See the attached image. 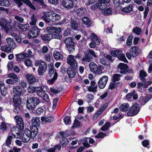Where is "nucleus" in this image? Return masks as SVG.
<instances>
[{
	"mask_svg": "<svg viewBox=\"0 0 152 152\" xmlns=\"http://www.w3.org/2000/svg\"><path fill=\"white\" fill-rule=\"evenodd\" d=\"M90 56H91L95 58L97 57V56L95 54V52L92 50L89 49L87 52Z\"/></svg>",
	"mask_w": 152,
	"mask_h": 152,
	"instance_id": "nucleus-56",
	"label": "nucleus"
},
{
	"mask_svg": "<svg viewBox=\"0 0 152 152\" xmlns=\"http://www.w3.org/2000/svg\"><path fill=\"white\" fill-rule=\"evenodd\" d=\"M17 26L19 29H21L23 31H25L29 28V25L28 24L23 25L19 23Z\"/></svg>",
	"mask_w": 152,
	"mask_h": 152,
	"instance_id": "nucleus-32",
	"label": "nucleus"
},
{
	"mask_svg": "<svg viewBox=\"0 0 152 152\" xmlns=\"http://www.w3.org/2000/svg\"><path fill=\"white\" fill-rule=\"evenodd\" d=\"M73 0H62L61 4L65 8L70 9L73 7Z\"/></svg>",
	"mask_w": 152,
	"mask_h": 152,
	"instance_id": "nucleus-17",
	"label": "nucleus"
},
{
	"mask_svg": "<svg viewBox=\"0 0 152 152\" xmlns=\"http://www.w3.org/2000/svg\"><path fill=\"white\" fill-rule=\"evenodd\" d=\"M42 18L47 23H49L50 20V19L47 17V14H44L43 16L42 17Z\"/></svg>",
	"mask_w": 152,
	"mask_h": 152,
	"instance_id": "nucleus-64",
	"label": "nucleus"
},
{
	"mask_svg": "<svg viewBox=\"0 0 152 152\" xmlns=\"http://www.w3.org/2000/svg\"><path fill=\"white\" fill-rule=\"evenodd\" d=\"M14 107V111L15 113H19L20 111L21 99L19 96L14 95L13 99Z\"/></svg>",
	"mask_w": 152,
	"mask_h": 152,
	"instance_id": "nucleus-8",
	"label": "nucleus"
},
{
	"mask_svg": "<svg viewBox=\"0 0 152 152\" xmlns=\"http://www.w3.org/2000/svg\"><path fill=\"white\" fill-rule=\"evenodd\" d=\"M7 129V126L5 122H2L0 125V130L4 131L6 130Z\"/></svg>",
	"mask_w": 152,
	"mask_h": 152,
	"instance_id": "nucleus-58",
	"label": "nucleus"
},
{
	"mask_svg": "<svg viewBox=\"0 0 152 152\" xmlns=\"http://www.w3.org/2000/svg\"><path fill=\"white\" fill-rule=\"evenodd\" d=\"M12 137L11 135L9 136L8 137L6 142V145L8 147H9L11 144V141L12 139Z\"/></svg>",
	"mask_w": 152,
	"mask_h": 152,
	"instance_id": "nucleus-52",
	"label": "nucleus"
},
{
	"mask_svg": "<svg viewBox=\"0 0 152 152\" xmlns=\"http://www.w3.org/2000/svg\"><path fill=\"white\" fill-rule=\"evenodd\" d=\"M111 55L113 57H117L118 58L125 63H128L125 55L122 53V51L120 50H115L111 51Z\"/></svg>",
	"mask_w": 152,
	"mask_h": 152,
	"instance_id": "nucleus-7",
	"label": "nucleus"
},
{
	"mask_svg": "<svg viewBox=\"0 0 152 152\" xmlns=\"http://www.w3.org/2000/svg\"><path fill=\"white\" fill-rule=\"evenodd\" d=\"M82 21L84 24L88 26H91V23L89 18L87 17H84L82 19Z\"/></svg>",
	"mask_w": 152,
	"mask_h": 152,
	"instance_id": "nucleus-31",
	"label": "nucleus"
},
{
	"mask_svg": "<svg viewBox=\"0 0 152 152\" xmlns=\"http://www.w3.org/2000/svg\"><path fill=\"white\" fill-rule=\"evenodd\" d=\"M110 5L107 6V7L104 9L103 12L104 15L105 16H109L111 15L112 13V8L111 7H109L108 8L106 9L107 7H108Z\"/></svg>",
	"mask_w": 152,
	"mask_h": 152,
	"instance_id": "nucleus-33",
	"label": "nucleus"
},
{
	"mask_svg": "<svg viewBox=\"0 0 152 152\" xmlns=\"http://www.w3.org/2000/svg\"><path fill=\"white\" fill-rule=\"evenodd\" d=\"M58 77V73L56 72H55L54 73L53 77L51 79L48 80V83L50 85L53 84L54 81L56 80Z\"/></svg>",
	"mask_w": 152,
	"mask_h": 152,
	"instance_id": "nucleus-37",
	"label": "nucleus"
},
{
	"mask_svg": "<svg viewBox=\"0 0 152 152\" xmlns=\"http://www.w3.org/2000/svg\"><path fill=\"white\" fill-rule=\"evenodd\" d=\"M44 109L40 107H38L36 111V114L38 115H41L42 113H43L44 111Z\"/></svg>",
	"mask_w": 152,
	"mask_h": 152,
	"instance_id": "nucleus-57",
	"label": "nucleus"
},
{
	"mask_svg": "<svg viewBox=\"0 0 152 152\" xmlns=\"http://www.w3.org/2000/svg\"><path fill=\"white\" fill-rule=\"evenodd\" d=\"M51 35H52L51 36L52 37V39L57 38L58 39H60L62 38L61 36L59 34H54L53 33H51Z\"/></svg>",
	"mask_w": 152,
	"mask_h": 152,
	"instance_id": "nucleus-62",
	"label": "nucleus"
},
{
	"mask_svg": "<svg viewBox=\"0 0 152 152\" xmlns=\"http://www.w3.org/2000/svg\"><path fill=\"white\" fill-rule=\"evenodd\" d=\"M103 111L101 110V109L99 108L94 115L93 118H97L99 117Z\"/></svg>",
	"mask_w": 152,
	"mask_h": 152,
	"instance_id": "nucleus-46",
	"label": "nucleus"
},
{
	"mask_svg": "<svg viewBox=\"0 0 152 152\" xmlns=\"http://www.w3.org/2000/svg\"><path fill=\"white\" fill-rule=\"evenodd\" d=\"M111 123L109 122L105 123L104 125L101 128L102 131H105L108 130L111 126Z\"/></svg>",
	"mask_w": 152,
	"mask_h": 152,
	"instance_id": "nucleus-36",
	"label": "nucleus"
},
{
	"mask_svg": "<svg viewBox=\"0 0 152 152\" xmlns=\"http://www.w3.org/2000/svg\"><path fill=\"white\" fill-rule=\"evenodd\" d=\"M138 102L142 105H145L146 103L143 96H141Z\"/></svg>",
	"mask_w": 152,
	"mask_h": 152,
	"instance_id": "nucleus-53",
	"label": "nucleus"
},
{
	"mask_svg": "<svg viewBox=\"0 0 152 152\" xmlns=\"http://www.w3.org/2000/svg\"><path fill=\"white\" fill-rule=\"evenodd\" d=\"M133 5L132 4H130L127 7H123L121 9V11L125 13H129L132 11L133 9Z\"/></svg>",
	"mask_w": 152,
	"mask_h": 152,
	"instance_id": "nucleus-24",
	"label": "nucleus"
},
{
	"mask_svg": "<svg viewBox=\"0 0 152 152\" xmlns=\"http://www.w3.org/2000/svg\"><path fill=\"white\" fill-rule=\"evenodd\" d=\"M135 93V90H133L131 92L129 93L126 95V98L127 99L131 98Z\"/></svg>",
	"mask_w": 152,
	"mask_h": 152,
	"instance_id": "nucleus-60",
	"label": "nucleus"
},
{
	"mask_svg": "<svg viewBox=\"0 0 152 152\" xmlns=\"http://www.w3.org/2000/svg\"><path fill=\"white\" fill-rule=\"evenodd\" d=\"M13 90L15 92V95L19 96L20 97V96L24 94V89L21 86H15Z\"/></svg>",
	"mask_w": 152,
	"mask_h": 152,
	"instance_id": "nucleus-20",
	"label": "nucleus"
},
{
	"mask_svg": "<svg viewBox=\"0 0 152 152\" xmlns=\"http://www.w3.org/2000/svg\"><path fill=\"white\" fill-rule=\"evenodd\" d=\"M77 68H75L74 66H70L67 69V73L70 78H73L75 77L76 73V70Z\"/></svg>",
	"mask_w": 152,
	"mask_h": 152,
	"instance_id": "nucleus-19",
	"label": "nucleus"
},
{
	"mask_svg": "<svg viewBox=\"0 0 152 152\" xmlns=\"http://www.w3.org/2000/svg\"><path fill=\"white\" fill-rule=\"evenodd\" d=\"M144 88L143 83L142 82H139L137 83V91L141 93H142L143 92L142 88Z\"/></svg>",
	"mask_w": 152,
	"mask_h": 152,
	"instance_id": "nucleus-42",
	"label": "nucleus"
},
{
	"mask_svg": "<svg viewBox=\"0 0 152 152\" xmlns=\"http://www.w3.org/2000/svg\"><path fill=\"white\" fill-rule=\"evenodd\" d=\"M7 42L9 45L10 46H12L13 43L14 42L13 39L10 38H7L6 39Z\"/></svg>",
	"mask_w": 152,
	"mask_h": 152,
	"instance_id": "nucleus-61",
	"label": "nucleus"
},
{
	"mask_svg": "<svg viewBox=\"0 0 152 152\" xmlns=\"http://www.w3.org/2000/svg\"><path fill=\"white\" fill-rule=\"evenodd\" d=\"M71 30L70 28H67L64 31L63 33L64 36H68L71 34Z\"/></svg>",
	"mask_w": 152,
	"mask_h": 152,
	"instance_id": "nucleus-63",
	"label": "nucleus"
},
{
	"mask_svg": "<svg viewBox=\"0 0 152 152\" xmlns=\"http://www.w3.org/2000/svg\"><path fill=\"white\" fill-rule=\"evenodd\" d=\"M120 83V82H115L113 81L110 82L108 87V89L111 90H113L117 87L118 85Z\"/></svg>",
	"mask_w": 152,
	"mask_h": 152,
	"instance_id": "nucleus-40",
	"label": "nucleus"
},
{
	"mask_svg": "<svg viewBox=\"0 0 152 152\" xmlns=\"http://www.w3.org/2000/svg\"><path fill=\"white\" fill-rule=\"evenodd\" d=\"M129 52L134 58L138 56L140 53L141 50L139 47L134 46L131 48Z\"/></svg>",
	"mask_w": 152,
	"mask_h": 152,
	"instance_id": "nucleus-16",
	"label": "nucleus"
},
{
	"mask_svg": "<svg viewBox=\"0 0 152 152\" xmlns=\"http://www.w3.org/2000/svg\"><path fill=\"white\" fill-rule=\"evenodd\" d=\"M70 26L74 30H77L78 28V25L77 22L74 19H71L70 22Z\"/></svg>",
	"mask_w": 152,
	"mask_h": 152,
	"instance_id": "nucleus-26",
	"label": "nucleus"
},
{
	"mask_svg": "<svg viewBox=\"0 0 152 152\" xmlns=\"http://www.w3.org/2000/svg\"><path fill=\"white\" fill-rule=\"evenodd\" d=\"M47 31L50 33H53L55 34H59L61 32L60 27H57L51 26L47 28Z\"/></svg>",
	"mask_w": 152,
	"mask_h": 152,
	"instance_id": "nucleus-22",
	"label": "nucleus"
},
{
	"mask_svg": "<svg viewBox=\"0 0 152 152\" xmlns=\"http://www.w3.org/2000/svg\"><path fill=\"white\" fill-rule=\"evenodd\" d=\"M18 8L20 7L23 5L22 0H13Z\"/></svg>",
	"mask_w": 152,
	"mask_h": 152,
	"instance_id": "nucleus-59",
	"label": "nucleus"
},
{
	"mask_svg": "<svg viewBox=\"0 0 152 152\" xmlns=\"http://www.w3.org/2000/svg\"><path fill=\"white\" fill-rule=\"evenodd\" d=\"M92 58V57L91 56H90L89 54H88L87 52L85 54L83 58L81 59V60L82 61L84 62H89L91 61V60Z\"/></svg>",
	"mask_w": 152,
	"mask_h": 152,
	"instance_id": "nucleus-28",
	"label": "nucleus"
},
{
	"mask_svg": "<svg viewBox=\"0 0 152 152\" xmlns=\"http://www.w3.org/2000/svg\"><path fill=\"white\" fill-rule=\"evenodd\" d=\"M118 69H120L119 73L123 75L126 74V70L129 68L127 65L126 64L121 63L117 66Z\"/></svg>",
	"mask_w": 152,
	"mask_h": 152,
	"instance_id": "nucleus-18",
	"label": "nucleus"
},
{
	"mask_svg": "<svg viewBox=\"0 0 152 152\" xmlns=\"http://www.w3.org/2000/svg\"><path fill=\"white\" fill-rule=\"evenodd\" d=\"M89 66L91 71L93 73L96 72L98 69V66L94 62L90 63Z\"/></svg>",
	"mask_w": 152,
	"mask_h": 152,
	"instance_id": "nucleus-29",
	"label": "nucleus"
},
{
	"mask_svg": "<svg viewBox=\"0 0 152 152\" xmlns=\"http://www.w3.org/2000/svg\"><path fill=\"white\" fill-rule=\"evenodd\" d=\"M37 20V19L33 14L31 16V22L30 23L31 25L34 26L36 24Z\"/></svg>",
	"mask_w": 152,
	"mask_h": 152,
	"instance_id": "nucleus-55",
	"label": "nucleus"
},
{
	"mask_svg": "<svg viewBox=\"0 0 152 152\" xmlns=\"http://www.w3.org/2000/svg\"><path fill=\"white\" fill-rule=\"evenodd\" d=\"M34 130H33V128L30 127V130L28 128H25L24 131L23 135H26L29 139L34 140L37 134V132L34 133Z\"/></svg>",
	"mask_w": 152,
	"mask_h": 152,
	"instance_id": "nucleus-10",
	"label": "nucleus"
},
{
	"mask_svg": "<svg viewBox=\"0 0 152 152\" xmlns=\"http://www.w3.org/2000/svg\"><path fill=\"white\" fill-rule=\"evenodd\" d=\"M10 22L4 18H0V26L2 29L4 30L6 32L9 31L8 27L9 26Z\"/></svg>",
	"mask_w": 152,
	"mask_h": 152,
	"instance_id": "nucleus-11",
	"label": "nucleus"
},
{
	"mask_svg": "<svg viewBox=\"0 0 152 152\" xmlns=\"http://www.w3.org/2000/svg\"><path fill=\"white\" fill-rule=\"evenodd\" d=\"M42 29L37 26H33L29 30L28 34V37L29 39L36 38L39 34Z\"/></svg>",
	"mask_w": 152,
	"mask_h": 152,
	"instance_id": "nucleus-5",
	"label": "nucleus"
},
{
	"mask_svg": "<svg viewBox=\"0 0 152 152\" xmlns=\"http://www.w3.org/2000/svg\"><path fill=\"white\" fill-rule=\"evenodd\" d=\"M100 44V41H97V42L92 41L89 43V45L91 48H94L96 47V45H99Z\"/></svg>",
	"mask_w": 152,
	"mask_h": 152,
	"instance_id": "nucleus-48",
	"label": "nucleus"
},
{
	"mask_svg": "<svg viewBox=\"0 0 152 152\" xmlns=\"http://www.w3.org/2000/svg\"><path fill=\"white\" fill-rule=\"evenodd\" d=\"M55 72H56V70L54 69L53 65L50 64L49 66V75L51 77L54 73H55Z\"/></svg>",
	"mask_w": 152,
	"mask_h": 152,
	"instance_id": "nucleus-38",
	"label": "nucleus"
},
{
	"mask_svg": "<svg viewBox=\"0 0 152 152\" xmlns=\"http://www.w3.org/2000/svg\"><path fill=\"white\" fill-rule=\"evenodd\" d=\"M133 37V36L132 35H130L127 38L126 44L128 46H130L132 43V40Z\"/></svg>",
	"mask_w": 152,
	"mask_h": 152,
	"instance_id": "nucleus-45",
	"label": "nucleus"
},
{
	"mask_svg": "<svg viewBox=\"0 0 152 152\" xmlns=\"http://www.w3.org/2000/svg\"><path fill=\"white\" fill-rule=\"evenodd\" d=\"M110 0H98L95 4L91 6V9L94 11L96 9H98L102 11L110 5Z\"/></svg>",
	"mask_w": 152,
	"mask_h": 152,
	"instance_id": "nucleus-2",
	"label": "nucleus"
},
{
	"mask_svg": "<svg viewBox=\"0 0 152 152\" xmlns=\"http://www.w3.org/2000/svg\"><path fill=\"white\" fill-rule=\"evenodd\" d=\"M21 130L19 127L15 126L13 127L11 129V132L12 134L14 137H15L16 135H19L21 133Z\"/></svg>",
	"mask_w": 152,
	"mask_h": 152,
	"instance_id": "nucleus-23",
	"label": "nucleus"
},
{
	"mask_svg": "<svg viewBox=\"0 0 152 152\" xmlns=\"http://www.w3.org/2000/svg\"><path fill=\"white\" fill-rule=\"evenodd\" d=\"M68 140L65 138H63V139H61L60 141V142L61 143L62 146L63 147H66L68 145L69 142Z\"/></svg>",
	"mask_w": 152,
	"mask_h": 152,
	"instance_id": "nucleus-43",
	"label": "nucleus"
},
{
	"mask_svg": "<svg viewBox=\"0 0 152 152\" xmlns=\"http://www.w3.org/2000/svg\"><path fill=\"white\" fill-rule=\"evenodd\" d=\"M11 5L8 0H0V5L1 6L9 7Z\"/></svg>",
	"mask_w": 152,
	"mask_h": 152,
	"instance_id": "nucleus-35",
	"label": "nucleus"
},
{
	"mask_svg": "<svg viewBox=\"0 0 152 152\" xmlns=\"http://www.w3.org/2000/svg\"><path fill=\"white\" fill-rule=\"evenodd\" d=\"M74 40L72 38L69 37L66 38L64 41L66 48L69 53H72L75 50L76 43L74 42Z\"/></svg>",
	"mask_w": 152,
	"mask_h": 152,
	"instance_id": "nucleus-3",
	"label": "nucleus"
},
{
	"mask_svg": "<svg viewBox=\"0 0 152 152\" xmlns=\"http://www.w3.org/2000/svg\"><path fill=\"white\" fill-rule=\"evenodd\" d=\"M14 118L19 127L21 131L23 132L24 129V122L22 117L19 115H16Z\"/></svg>",
	"mask_w": 152,
	"mask_h": 152,
	"instance_id": "nucleus-13",
	"label": "nucleus"
},
{
	"mask_svg": "<svg viewBox=\"0 0 152 152\" xmlns=\"http://www.w3.org/2000/svg\"><path fill=\"white\" fill-rule=\"evenodd\" d=\"M8 76L9 77L12 78V80H14V81L15 82L18 83L19 80L18 77L14 73H10L8 75Z\"/></svg>",
	"mask_w": 152,
	"mask_h": 152,
	"instance_id": "nucleus-34",
	"label": "nucleus"
},
{
	"mask_svg": "<svg viewBox=\"0 0 152 152\" xmlns=\"http://www.w3.org/2000/svg\"><path fill=\"white\" fill-rule=\"evenodd\" d=\"M108 80V77L107 76H104L100 78L98 81L99 88L100 89L104 88Z\"/></svg>",
	"mask_w": 152,
	"mask_h": 152,
	"instance_id": "nucleus-12",
	"label": "nucleus"
},
{
	"mask_svg": "<svg viewBox=\"0 0 152 152\" xmlns=\"http://www.w3.org/2000/svg\"><path fill=\"white\" fill-rule=\"evenodd\" d=\"M40 120L38 117H34L31 120V127L33 128V130H34V133L38 132V127L40 125Z\"/></svg>",
	"mask_w": 152,
	"mask_h": 152,
	"instance_id": "nucleus-9",
	"label": "nucleus"
},
{
	"mask_svg": "<svg viewBox=\"0 0 152 152\" xmlns=\"http://www.w3.org/2000/svg\"><path fill=\"white\" fill-rule=\"evenodd\" d=\"M122 76V75L119 74H115L113 75L112 81L113 82H116L120 80V77Z\"/></svg>",
	"mask_w": 152,
	"mask_h": 152,
	"instance_id": "nucleus-41",
	"label": "nucleus"
},
{
	"mask_svg": "<svg viewBox=\"0 0 152 152\" xmlns=\"http://www.w3.org/2000/svg\"><path fill=\"white\" fill-rule=\"evenodd\" d=\"M64 121L66 124H70L71 122V117L68 116H66L64 118Z\"/></svg>",
	"mask_w": 152,
	"mask_h": 152,
	"instance_id": "nucleus-51",
	"label": "nucleus"
},
{
	"mask_svg": "<svg viewBox=\"0 0 152 152\" xmlns=\"http://www.w3.org/2000/svg\"><path fill=\"white\" fill-rule=\"evenodd\" d=\"M37 87L29 86L28 87V92L30 93L36 92Z\"/></svg>",
	"mask_w": 152,
	"mask_h": 152,
	"instance_id": "nucleus-50",
	"label": "nucleus"
},
{
	"mask_svg": "<svg viewBox=\"0 0 152 152\" xmlns=\"http://www.w3.org/2000/svg\"><path fill=\"white\" fill-rule=\"evenodd\" d=\"M51 35V33H50L44 34H41L40 37V39L46 43H48L52 39Z\"/></svg>",
	"mask_w": 152,
	"mask_h": 152,
	"instance_id": "nucleus-21",
	"label": "nucleus"
},
{
	"mask_svg": "<svg viewBox=\"0 0 152 152\" xmlns=\"http://www.w3.org/2000/svg\"><path fill=\"white\" fill-rule=\"evenodd\" d=\"M106 136L105 133L100 132L97 135H96L95 137L97 138H103Z\"/></svg>",
	"mask_w": 152,
	"mask_h": 152,
	"instance_id": "nucleus-54",
	"label": "nucleus"
},
{
	"mask_svg": "<svg viewBox=\"0 0 152 152\" xmlns=\"http://www.w3.org/2000/svg\"><path fill=\"white\" fill-rule=\"evenodd\" d=\"M140 110L139 104L137 103L134 104L129 109L128 112L127 116H133L137 115Z\"/></svg>",
	"mask_w": 152,
	"mask_h": 152,
	"instance_id": "nucleus-6",
	"label": "nucleus"
},
{
	"mask_svg": "<svg viewBox=\"0 0 152 152\" xmlns=\"http://www.w3.org/2000/svg\"><path fill=\"white\" fill-rule=\"evenodd\" d=\"M41 102L39 98L37 96H30L26 100V107L29 110H34Z\"/></svg>",
	"mask_w": 152,
	"mask_h": 152,
	"instance_id": "nucleus-1",
	"label": "nucleus"
},
{
	"mask_svg": "<svg viewBox=\"0 0 152 152\" xmlns=\"http://www.w3.org/2000/svg\"><path fill=\"white\" fill-rule=\"evenodd\" d=\"M132 31L137 35H140L142 32V29L138 27L133 28Z\"/></svg>",
	"mask_w": 152,
	"mask_h": 152,
	"instance_id": "nucleus-44",
	"label": "nucleus"
},
{
	"mask_svg": "<svg viewBox=\"0 0 152 152\" xmlns=\"http://www.w3.org/2000/svg\"><path fill=\"white\" fill-rule=\"evenodd\" d=\"M53 56L54 58L57 60L62 59L63 56L58 51L55 50L53 52Z\"/></svg>",
	"mask_w": 152,
	"mask_h": 152,
	"instance_id": "nucleus-27",
	"label": "nucleus"
},
{
	"mask_svg": "<svg viewBox=\"0 0 152 152\" xmlns=\"http://www.w3.org/2000/svg\"><path fill=\"white\" fill-rule=\"evenodd\" d=\"M31 1H33V3L36 2L43 8H46L47 7V5L45 4L44 0H31Z\"/></svg>",
	"mask_w": 152,
	"mask_h": 152,
	"instance_id": "nucleus-39",
	"label": "nucleus"
},
{
	"mask_svg": "<svg viewBox=\"0 0 152 152\" xmlns=\"http://www.w3.org/2000/svg\"><path fill=\"white\" fill-rule=\"evenodd\" d=\"M34 65L35 66H39L38 72L40 75H42L47 69V66L46 63L42 60L36 61Z\"/></svg>",
	"mask_w": 152,
	"mask_h": 152,
	"instance_id": "nucleus-4",
	"label": "nucleus"
},
{
	"mask_svg": "<svg viewBox=\"0 0 152 152\" xmlns=\"http://www.w3.org/2000/svg\"><path fill=\"white\" fill-rule=\"evenodd\" d=\"M74 56L70 55H69L67 58V63L70 65V66H74L75 68H77V63L76 60L74 59Z\"/></svg>",
	"mask_w": 152,
	"mask_h": 152,
	"instance_id": "nucleus-15",
	"label": "nucleus"
},
{
	"mask_svg": "<svg viewBox=\"0 0 152 152\" xmlns=\"http://www.w3.org/2000/svg\"><path fill=\"white\" fill-rule=\"evenodd\" d=\"M36 92L37 95L39 96L41 94L45 92L46 87L44 86H41L36 87Z\"/></svg>",
	"mask_w": 152,
	"mask_h": 152,
	"instance_id": "nucleus-25",
	"label": "nucleus"
},
{
	"mask_svg": "<svg viewBox=\"0 0 152 152\" xmlns=\"http://www.w3.org/2000/svg\"><path fill=\"white\" fill-rule=\"evenodd\" d=\"M26 77L28 83L30 85H32L39 81V79H36L32 74L27 73L26 74Z\"/></svg>",
	"mask_w": 152,
	"mask_h": 152,
	"instance_id": "nucleus-14",
	"label": "nucleus"
},
{
	"mask_svg": "<svg viewBox=\"0 0 152 152\" xmlns=\"http://www.w3.org/2000/svg\"><path fill=\"white\" fill-rule=\"evenodd\" d=\"M91 38L92 41L97 42V41H100L98 38L97 36L94 34L93 33L91 35Z\"/></svg>",
	"mask_w": 152,
	"mask_h": 152,
	"instance_id": "nucleus-49",
	"label": "nucleus"
},
{
	"mask_svg": "<svg viewBox=\"0 0 152 152\" xmlns=\"http://www.w3.org/2000/svg\"><path fill=\"white\" fill-rule=\"evenodd\" d=\"M39 96L42 97L43 99L45 101L48 102L49 101V96L48 95L45 93V92H44Z\"/></svg>",
	"mask_w": 152,
	"mask_h": 152,
	"instance_id": "nucleus-47",
	"label": "nucleus"
},
{
	"mask_svg": "<svg viewBox=\"0 0 152 152\" xmlns=\"http://www.w3.org/2000/svg\"><path fill=\"white\" fill-rule=\"evenodd\" d=\"M120 109L123 112L127 111L129 108V106L128 103L123 104L120 107Z\"/></svg>",
	"mask_w": 152,
	"mask_h": 152,
	"instance_id": "nucleus-30",
	"label": "nucleus"
}]
</instances>
